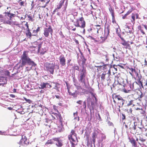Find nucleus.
<instances>
[{
	"instance_id": "obj_1",
	"label": "nucleus",
	"mask_w": 147,
	"mask_h": 147,
	"mask_svg": "<svg viewBox=\"0 0 147 147\" xmlns=\"http://www.w3.org/2000/svg\"><path fill=\"white\" fill-rule=\"evenodd\" d=\"M28 51H25L23 52V54L21 56V67L24 66L26 64L29 65H34V62L32 61L28 57Z\"/></svg>"
},
{
	"instance_id": "obj_2",
	"label": "nucleus",
	"mask_w": 147,
	"mask_h": 147,
	"mask_svg": "<svg viewBox=\"0 0 147 147\" xmlns=\"http://www.w3.org/2000/svg\"><path fill=\"white\" fill-rule=\"evenodd\" d=\"M35 45H38V52L40 55H43L47 52L48 50V47L46 43L43 44L42 42L38 43V42H35Z\"/></svg>"
},
{
	"instance_id": "obj_3",
	"label": "nucleus",
	"mask_w": 147,
	"mask_h": 147,
	"mask_svg": "<svg viewBox=\"0 0 147 147\" xmlns=\"http://www.w3.org/2000/svg\"><path fill=\"white\" fill-rule=\"evenodd\" d=\"M86 73L85 68L84 66L82 67V68L80 69V71L79 74L78 80L79 82L82 83L83 86H86Z\"/></svg>"
},
{
	"instance_id": "obj_4",
	"label": "nucleus",
	"mask_w": 147,
	"mask_h": 147,
	"mask_svg": "<svg viewBox=\"0 0 147 147\" xmlns=\"http://www.w3.org/2000/svg\"><path fill=\"white\" fill-rule=\"evenodd\" d=\"M68 139L71 144V147H75V145L77 144V143L75 144L74 143L76 142V140L78 142V139L76 137V134L74 132L73 130H71V133L68 136Z\"/></svg>"
},
{
	"instance_id": "obj_5",
	"label": "nucleus",
	"mask_w": 147,
	"mask_h": 147,
	"mask_svg": "<svg viewBox=\"0 0 147 147\" xmlns=\"http://www.w3.org/2000/svg\"><path fill=\"white\" fill-rule=\"evenodd\" d=\"M46 70L53 74L54 72V69L55 67V64L53 63L46 62L44 65Z\"/></svg>"
},
{
	"instance_id": "obj_6",
	"label": "nucleus",
	"mask_w": 147,
	"mask_h": 147,
	"mask_svg": "<svg viewBox=\"0 0 147 147\" xmlns=\"http://www.w3.org/2000/svg\"><path fill=\"white\" fill-rule=\"evenodd\" d=\"M46 27L44 28V29L43 34L45 37H48L49 34L52 35L53 30L51 25L46 24Z\"/></svg>"
},
{
	"instance_id": "obj_7",
	"label": "nucleus",
	"mask_w": 147,
	"mask_h": 147,
	"mask_svg": "<svg viewBox=\"0 0 147 147\" xmlns=\"http://www.w3.org/2000/svg\"><path fill=\"white\" fill-rule=\"evenodd\" d=\"M105 28L104 30V37H101L100 38H102V42H104L106 39H107V36L109 34L110 32V25L108 24H105Z\"/></svg>"
},
{
	"instance_id": "obj_8",
	"label": "nucleus",
	"mask_w": 147,
	"mask_h": 147,
	"mask_svg": "<svg viewBox=\"0 0 147 147\" xmlns=\"http://www.w3.org/2000/svg\"><path fill=\"white\" fill-rule=\"evenodd\" d=\"M29 143V142L28 140L27 137L24 135H22V138L19 142L20 144H24L26 145H27Z\"/></svg>"
},
{
	"instance_id": "obj_9",
	"label": "nucleus",
	"mask_w": 147,
	"mask_h": 147,
	"mask_svg": "<svg viewBox=\"0 0 147 147\" xmlns=\"http://www.w3.org/2000/svg\"><path fill=\"white\" fill-rule=\"evenodd\" d=\"M4 13L6 14L5 15V16H6L7 15V16L9 17V20H12L13 17H14L16 16L15 14L12 13H10L8 12H5Z\"/></svg>"
},
{
	"instance_id": "obj_10",
	"label": "nucleus",
	"mask_w": 147,
	"mask_h": 147,
	"mask_svg": "<svg viewBox=\"0 0 147 147\" xmlns=\"http://www.w3.org/2000/svg\"><path fill=\"white\" fill-rule=\"evenodd\" d=\"M35 46H32L30 47V51L32 52H33L36 49H38V46L37 45Z\"/></svg>"
},
{
	"instance_id": "obj_11",
	"label": "nucleus",
	"mask_w": 147,
	"mask_h": 147,
	"mask_svg": "<svg viewBox=\"0 0 147 147\" xmlns=\"http://www.w3.org/2000/svg\"><path fill=\"white\" fill-rule=\"evenodd\" d=\"M67 89V90L68 92L70 95H74L75 94V93H72L70 91L71 86L70 85H69L67 82H65Z\"/></svg>"
},
{
	"instance_id": "obj_12",
	"label": "nucleus",
	"mask_w": 147,
	"mask_h": 147,
	"mask_svg": "<svg viewBox=\"0 0 147 147\" xmlns=\"http://www.w3.org/2000/svg\"><path fill=\"white\" fill-rule=\"evenodd\" d=\"M79 21L82 22L81 28H84L85 26V22L84 20V18L82 17L80 19Z\"/></svg>"
},
{
	"instance_id": "obj_13",
	"label": "nucleus",
	"mask_w": 147,
	"mask_h": 147,
	"mask_svg": "<svg viewBox=\"0 0 147 147\" xmlns=\"http://www.w3.org/2000/svg\"><path fill=\"white\" fill-rule=\"evenodd\" d=\"M131 28H130L129 26H127L125 27V32L127 34L129 33L131 34L133 33L132 31L131 30Z\"/></svg>"
},
{
	"instance_id": "obj_14",
	"label": "nucleus",
	"mask_w": 147,
	"mask_h": 147,
	"mask_svg": "<svg viewBox=\"0 0 147 147\" xmlns=\"http://www.w3.org/2000/svg\"><path fill=\"white\" fill-rule=\"evenodd\" d=\"M64 2V0H61V1L59 2V3L57 5V8L58 9H59L61 8L63 5Z\"/></svg>"
},
{
	"instance_id": "obj_15",
	"label": "nucleus",
	"mask_w": 147,
	"mask_h": 147,
	"mask_svg": "<svg viewBox=\"0 0 147 147\" xmlns=\"http://www.w3.org/2000/svg\"><path fill=\"white\" fill-rule=\"evenodd\" d=\"M121 40L123 42L121 43L123 45L126 47H128L129 46V44H128L123 38H121Z\"/></svg>"
},
{
	"instance_id": "obj_16",
	"label": "nucleus",
	"mask_w": 147,
	"mask_h": 147,
	"mask_svg": "<svg viewBox=\"0 0 147 147\" xmlns=\"http://www.w3.org/2000/svg\"><path fill=\"white\" fill-rule=\"evenodd\" d=\"M97 135V133L94 132L92 134V140L93 141V142L94 144L95 142V139L96 138Z\"/></svg>"
},
{
	"instance_id": "obj_17",
	"label": "nucleus",
	"mask_w": 147,
	"mask_h": 147,
	"mask_svg": "<svg viewBox=\"0 0 147 147\" xmlns=\"http://www.w3.org/2000/svg\"><path fill=\"white\" fill-rule=\"evenodd\" d=\"M6 20V18H5V17L2 14H0V21L1 22H5V20Z\"/></svg>"
},
{
	"instance_id": "obj_18",
	"label": "nucleus",
	"mask_w": 147,
	"mask_h": 147,
	"mask_svg": "<svg viewBox=\"0 0 147 147\" xmlns=\"http://www.w3.org/2000/svg\"><path fill=\"white\" fill-rule=\"evenodd\" d=\"M109 10L110 13H111L112 17V20H113H113H115V17L114 15V10L112 8H111L109 9Z\"/></svg>"
},
{
	"instance_id": "obj_19",
	"label": "nucleus",
	"mask_w": 147,
	"mask_h": 147,
	"mask_svg": "<svg viewBox=\"0 0 147 147\" xmlns=\"http://www.w3.org/2000/svg\"><path fill=\"white\" fill-rule=\"evenodd\" d=\"M130 142L132 144L133 146L134 147H136L137 146L136 143L134 139L132 138L131 140H130Z\"/></svg>"
},
{
	"instance_id": "obj_20",
	"label": "nucleus",
	"mask_w": 147,
	"mask_h": 147,
	"mask_svg": "<svg viewBox=\"0 0 147 147\" xmlns=\"http://www.w3.org/2000/svg\"><path fill=\"white\" fill-rule=\"evenodd\" d=\"M26 35L29 38H31L32 36V34L30 32V29L27 30V32L26 33Z\"/></svg>"
},
{
	"instance_id": "obj_21",
	"label": "nucleus",
	"mask_w": 147,
	"mask_h": 147,
	"mask_svg": "<svg viewBox=\"0 0 147 147\" xmlns=\"http://www.w3.org/2000/svg\"><path fill=\"white\" fill-rule=\"evenodd\" d=\"M40 87H39L40 89H43L46 87V83L43 82L40 85Z\"/></svg>"
},
{
	"instance_id": "obj_22",
	"label": "nucleus",
	"mask_w": 147,
	"mask_h": 147,
	"mask_svg": "<svg viewBox=\"0 0 147 147\" xmlns=\"http://www.w3.org/2000/svg\"><path fill=\"white\" fill-rule=\"evenodd\" d=\"M60 63L63 66L64 65V57H60Z\"/></svg>"
},
{
	"instance_id": "obj_23",
	"label": "nucleus",
	"mask_w": 147,
	"mask_h": 147,
	"mask_svg": "<svg viewBox=\"0 0 147 147\" xmlns=\"http://www.w3.org/2000/svg\"><path fill=\"white\" fill-rule=\"evenodd\" d=\"M16 25L17 26H19L20 25L18 23V22H17L16 21L12 22V25Z\"/></svg>"
},
{
	"instance_id": "obj_24",
	"label": "nucleus",
	"mask_w": 147,
	"mask_h": 147,
	"mask_svg": "<svg viewBox=\"0 0 147 147\" xmlns=\"http://www.w3.org/2000/svg\"><path fill=\"white\" fill-rule=\"evenodd\" d=\"M75 25L76 26L81 27V25H80L79 23V20H76V21L75 22Z\"/></svg>"
},
{
	"instance_id": "obj_25",
	"label": "nucleus",
	"mask_w": 147,
	"mask_h": 147,
	"mask_svg": "<svg viewBox=\"0 0 147 147\" xmlns=\"http://www.w3.org/2000/svg\"><path fill=\"white\" fill-rule=\"evenodd\" d=\"M56 145L58 146H62V143L59 140L57 141L56 143Z\"/></svg>"
},
{
	"instance_id": "obj_26",
	"label": "nucleus",
	"mask_w": 147,
	"mask_h": 147,
	"mask_svg": "<svg viewBox=\"0 0 147 147\" xmlns=\"http://www.w3.org/2000/svg\"><path fill=\"white\" fill-rule=\"evenodd\" d=\"M74 116L75 117L74 118V119L75 120L77 119L78 121H79L80 120L79 117H76V116H77V112H76V113H74Z\"/></svg>"
},
{
	"instance_id": "obj_27",
	"label": "nucleus",
	"mask_w": 147,
	"mask_h": 147,
	"mask_svg": "<svg viewBox=\"0 0 147 147\" xmlns=\"http://www.w3.org/2000/svg\"><path fill=\"white\" fill-rule=\"evenodd\" d=\"M131 89V86H130V87L129 88L128 90H127L125 88H124L123 89V91L125 93H128L129 92V91H130Z\"/></svg>"
},
{
	"instance_id": "obj_28",
	"label": "nucleus",
	"mask_w": 147,
	"mask_h": 147,
	"mask_svg": "<svg viewBox=\"0 0 147 147\" xmlns=\"http://www.w3.org/2000/svg\"><path fill=\"white\" fill-rule=\"evenodd\" d=\"M114 98H117L118 100H123L122 98L120 96H115Z\"/></svg>"
},
{
	"instance_id": "obj_29",
	"label": "nucleus",
	"mask_w": 147,
	"mask_h": 147,
	"mask_svg": "<svg viewBox=\"0 0 147 147\" xmlns=\"http://www.w3.org/2000/svg\"><path fill=\"white\" fill-rule=\"evenodd\" d=\"M52 139L48 140L46 142L45 144H53V142L52 141Z\"/></svg>"
},
{
	"instance_id": "obj_30",
	"label": "nucleus",
	"mask_w": 147,
	"mask_h": 147,
	"mask_svg": "<svg viewBox=\"0 0 147 147\" xmlns=\"http://www.w3.org/2000/svg\"><path fill=\"white\" fill-rule=\"evenodd\" d=\"M131 12V11H129L127 12L126 14H125L124 16H123L122 17V18L123 19H124Z\"/></svg>"
},
{
	"instance_id": "obj_31",
	"label": "nucleus",
	"mask_w": 147,
	"mask_h": 147,
	"mask_svg": "<svg viewBox=\"0 0 147 147\" xmlns=\"http://www.w3.org/2000/svg\"><path fill=\"white\" fill-rule=\"evenodd\" d=\"M107 74H104V73H102L101 76V80H104L105 79V75H106Z\"/></svg>"
},
{
	"instance_id": "obj_32",
	"label": "nucleus",
	"mask_w": 147,
	"mask_h": 147,
	"mask_svg": "<svg viewBox=\"0 0 147 147\" xmlns=\"http://www.w3.org/2000/svg\"><path fill=\"white\" fill-rule=\"evenodd\" d=\"M24 99L27 102L29 103H30L32 102V101L29 99H27L25 97H24Z\"/></svg>"
},
{
	"instance_id": "obj_33",
	"label": "nucleus",
	"mask_w": 147,
	"mask_h": 147,
	"mask_svg": "<svg viewBox=\"0 0 147 147\" xmlns=\"http://www.w3.org/2000/svg\"><path fill=\"white\" fill-rule=\"evenodd\" d=\"M4 23H6L7 24H9L10 25H12V22H11L10 21L8 20L6 21L5 20V22H3Z\"/></svg>"
},
{
	"instance_id": "obj_34",
	"label": "nucleus",
	"mask_w": 147,
	"mask_h": 147,
	"mask_svg": "<svg viewBox=\"0 0 147 147\" xmlns=\"http://www.w3.org/2000/svg\"><path fill=\"white\" fill-rule=\"evenodd\" d=\"M82 59V65L83 66H84V64L85 63H86V59L85 58H84V59Z\"/></svg>"
},
{
	"instance_id": "obj_35",
	"label": "nucleus",
	"mask_w": 147,
	"mask_h": 147,
	"mask_svg": "<svg viewBox=\"0 0 147 147\" xmlns=\"http://www.w3.org/2000/svg\"><path fill=\"white\" fill-rule=\"evenodd\" d=\"M104 52V54H105V58H106V60L108 61V59L107 58L108 54L105 51Z\"/></svg>"
},
{
	"instance_id": "obj_36",
	"label": "nucleus",
	"mask_w": 147,
	"mask_h": 147,
	"mask_svg": "<svg viewBox=\"0 0 147 147\" xmlns=\"http://www.w3.org/2000/svg\"><path fill=\"white\" fill-rule=\"evenodd\" d=\"M96 26V29L97 30H100L101 29V28L100 25H97Z\"/></svg>"
},
{
	"instance_id": "obj_37",
	"label": "nucleus",
	"mask_w": 147,
	"mask_h": 147,
	"mask_svg": "<svg viewBox=\"0 0 147 147\" xmlns=\"http://www.w3.org/2000/svg\"><path fill=\"white\" fill-rule=\"evenodd\" d=\"M52 140H53L54 141H56L57 142V141H58V140H59V138H52Z\"/></svg>"
},
{
	"instance_id": "obj_38",
	"label": "nucleus",
	"mask_w": 147,
	"mask_h": 147,
	"mask_svg": "<svg viewBox=\"0 0 147 147\" xmlns=\"http://www.w3.org/2000/svg\"><path fill=\"white\" fill-rule=\"evenodd\" d=\"M133 101V100H131L129 102V103L127 104V106H129L131 105H132Z\"/></svg>"
},
{
	"instance_id": "obj_39",
	"label": "nucleus",
	"mask_w": 147,
	"mask_h": 147,
	"mask_svg": "<svg viewBox=\"0 0 147 147\" xmlns=\"http://www.w3.org/2000/svg\"><path fill=\"white\" fill-rule=\"evenodd\" d=\"M51 87V86L50 85L49 83H46V87L50 88Z\"/></svg>"
},
{
	"instance_id": "obj_40",
	"label": "nucleus",
	"mask_w": 147,
	"mask_h": 147,
	"mask_svg": "<svg viewBox=\"0 0 147 147\" xmlns=\"http://www.w3.org/2000/svg\"><path fill=\"white\" fill-rule=\"evenodd\" d=\"M28 18L29 19V20L32 21V18L31 16H28Z\"/></svg>"
},
{
	"instance_id": "obj_41",
	"label": "nucleus",
	"mask_w": 147,
	"mask_h": 147,
	"mask_svg": "<svg viewBox=\"0 0 147 147\" xmlns=\"http://www.w3.org/2000/svg\"><path fill=\"white\" fill-rule=\"evenodd\" d=\"M38 32H37V31H36V30H33V33L34 34V36L37 35V34Z\"/></svg>"
},
{
	"instance_id": "obj_42",
	"label": "nucleus",
	"mask_w": 147,
	"mask_h": 147,
	"mask_svg": "<svg viewBox=\"0 0 147 147\" xmlns=\"http://www.w3.org/2000/svg\"><path fill=\"white\" fill-rule=\"evenodd\" d=\"M89 37L92 40H94L95 42H96L97 41V40H96L94 38H93V37H92L91 36H89Z\"/></svg>"
},
{
	"instance_id": "obj_43",
	"label": "nucleus",
	"mask_w": 147,
	"mask_h": 147,
	"mask_svg": "<svg viewBox=\"0 0 147 147\" xmlns=\"http://www.w3.org/2000/svg\"><path fill=\"white\" fill-rule=\"evenodd\" d=\"M138 83L139 84H140L141 86H142V87H143V84L142 83V82H141L140 81V79H139L138 80Z\"/></svg>"
},
{
	"instance_id": "obj_44",
	"label": "nucleus",
	"mask_w": 147,
	"mask_h": 147,
	"mask_svg": "<svg viewBox=\"0 0 147 147\" xmlns=\"http://www.w3.org/2000/svg\"><path fill=\"white\" fill-rule=\"evenodd\" d=\"M108 125L109 126H112L113 125V124L112 123L110 122L109 121H108Z\"/></svg>"
},
{
	"instance_id": "obj_45",
	"label": "nucleus",
	"mask_w": 147,
	"mask_h": 147,
	"mask_svg": "<svg viewBox=\"0 0 147 147\" xmlns=\"http://www.w3.org/2000/svg\"><path fill=\"white\" fill-rule=\"evenodd\" d=\"M74 69L77 70H79V67L78 66H74Z\"/></svg>"
},
{
	"instance_id": "obj_46",
	"label": "nucleus",
	"mask_w": 147,
	"mask_h": 147,
	"mask_svg": "<svg viewBox=\"0 0 147 147\" xmlns=\"http://www.w3.org/2000/svg\"><path fill=\"white\" fill-rule=\"evenodd\" d=\"M135 15L134 14H133L132 15V16H131V18H132V19L133 20V21H135Z\"/></svg>"
},
{
	"instance_id": "obj_47",
	"label": "nucleus",
	"mask_w": 147,
	"mask_h": 147,
	"mask_svg": "<svg viewBox=\"0 0 147 147\" xmlns=\"http://www.w3.org/2000/svg\"><path fill=\"white\" fill-rule=\"evenodd\" d=\"M25 26L26 27L27 30H29L30 29L29 28V26L28 25V22H26V24H25Z\"/></svg>"
},
{
	"instance_id": "obj_48",
	"label": "nucleus",
	"mask_w": 147,
	"mask_h": 147,
	"mask_svg": "<svg viewBox=\"0 0 147 147\" xmlns=\"http://www.w3.org/2000/svg\"><path fill=\"white\" fill-rule=\"evenodd\" d=\"M50 1V0H49V1L46 3L45 5L43 6H42V7L43 8H45L47 5V4L49 3V2Z\"/></svg>"
},
{
	"instance_id": "obj_49",
	"label": "nucleus",
	"mask_w": 147,
	"mask_h": 147,
	"mask_svg": "<svg viewBox=\"0 0 147 147\" xmlns=\"http://www.w3.org/2000/svg\"><path fill=\"white\" fill-rule=\"evenodd\" d=\"M130 70L131 73H133L134 72L135 73H136V70L134 69L131 68Z\"/></svg>"
},
{
	"instance_id": "obj_50",
	"label": "nucleus",
	"mask_w": 147,
	"mask_h": 147,
	"mask_svg": "<svg viewBox=\"0 0 147 147\" xmlns=\"http://www.w3.org/2000/svg\"><path fill=\"white\" fill-rule=\"evenodd\" d=\"M53 108L55 111L58 112V110L57 109V107L55 105H54L53 106Z\"/></svg>"
},
{
	"instance_id": "obj_51",
	"label": "nucleus",
	"mask_w": 147,
	"mask_h": 147,
	"mask_svg": "<svg viewBox=\"0 0 147 147\" xmlns=\"http://www.w3.org/2000/svg\"><path fill=\"white\" fill-rule=\"evenodd\" d=\"M136 123L135 122H134V126L133 127V129H134V130H135L136 129V125L135 124Z\"/></svg>"
},
{
	"instance_id": "obj_52",
	"label": "nucleus",
	"mask_w": 147,
	"mask_h": 147,
	"mask_svg": "<svg viewBox=\"0 0 147 147\" xmlns=\"http://www.w3.org/2000/svg\"><path fill=\"white\" fill-rule=\"evenodd\" d=\"M83 106L84 107V109H85L86 108V102L85 101H84L83 102Z\"/></svg>"
},
{
	"instance_id": "obj_53",
	"label": "nucleus",
	"mask_w": 147,
	"mask_h": 147,
	"mask_svg": "<svg viewBox=\"0 0 147 147\" xmlns=\"http://www.w3.org/2000/svg\"><path fill=\"white\" fill-rule=\"evenodd\" d=\"M139 140L142 142H144L145 141V139L141 138H140Z\"/></svg>"
},
{
	"instance_id": "obj_54",
	"label": "nucleus",
	"mask_w": 147,
	"mask_h": 147,
	"mask_svg": "<svg viewBox=\"0 0 147 147\" xmlns=\"http://www.w3.org/2000/svg\"><path fill=\"white\" fill-rule=\"evenodd\" d=\"M24 3L23 1H22L20 3V5L22 6L23 5H24Z\"/></svg>"
},
{
	"instance_id": "obj_55",
	"label": "nucleus",
	"mask_w": 147,
	"mask_h": 147,
	"mask_svg": "<svg viewBox=\"0 0 147 147\" xmlns=\"http://www.w3.org/2000/svg\"><path fill=\"white\" fill-rule=\"evenodd\" d=\"M40 28H41V27H38L37 28V29L36 30V31H37V32H39L40 31Z\"/></svg>"
},
{
	"instance_id": "obj_56",
	"label": "nucleus",
	"mask_w": 147,
	"mask_h": 147,
	"mask_svg": "<svg viewBox=\"0 0 147 147\" xmlns=\"http://www.w3.org/2000/svg\"><path fill=\"white\" fill-rule=\"evenodd\" d=\"M138 84V83L137 82H134L133 84V85H132L133 89H134V90H135V89H134V84Z\"/></svg>"
},
{
	"instance_id": "obj_57",
	"label": "nucleus",
	"mask_w": 147,
	"mask_h": 147,
	"mask_svg": "<svg viewBox=\"0 0 147 147\" xmlns=\"http://www.w3.org/2000/svg\"><path fill=\"white\" fill-rule=\"evenodd\" d=\"M122 119L123 120L125 119V116L124 114H122Z\"/></svg>"
},
{
	"instance_id": "obj_58",
	"label": "nucleus",
	"mask_w": 147,
	"mask_h": 147,
	"mask_svg": "<svg viewBox=\"0 0 147 147\" xmlns=\"http://www.w3.org/2000/svg\"><path fill=\"white\" fill-rule=\"evenodd\" d=\"M82 101L80 100L77 102V103L79 104H80L81 105L82 104Z\"/></svg>"
},
{
	"instance_id": "obj_59",
	"label": "nucleus",
	"mask_w": 147,
	"mask_h": 147,
	"mask_svg": "<svg viewBox=\"0 0 147 147\" xmlns=\"http://www.w3.org/2000/svg\"><path fill=\"white\" fill-rule=\"evenodd\" d=\"M59 34H60L61 36H62V38H63L64 36H63V33H62V32L61 31V32H59Z\"/></svg>"
},
{
	"instance_id": "obj_60",
	"label": "nucleus",
	"mask_w": 147,
	"mask_h": 147,
	"mask_svg": "<svg viewBox=\"0 0 147 147\" xmlns=\"http://www.w3.org/2000/svg\"><path fill=\"white\" fill-rule=\"evenodd\" d=\"M138 127V128H139V129L140 130V132L142 133L143 132V130H142V128L140 127Z\"/></svg>"
},
{
	"instance_id": "obj_61",
	"label": "nucleus",
	"mask_w": 147,
	"mask_h": 147,
	"mask_svg": "<svg viewBox=\"0 0 147 147\" xmlns=\"http://www.w3.org/2000/svg\"><path fill=\"white\" fill-rule=\"evenodd\" d=\"M144 96V94L142 93H141V94L140 95V98H142Z\"/></svg>"
},
{
	"instance_id": "obj_62",
	"label": "nucleus",
	"mask_w": 147,
	"mask_h": 147,
	"mask_svg": "<svg viewBox=\"0 0 147 147\" xmlns=\"http://www.w3.org/2000/svg\"><path fill=\"white\" fill-rule=\"evenodd\" d=\"M117 35L119 37H120V38L121 39V38H123L122 37H121V34L119 33H118L117 34Z\"/></svg>"
},
{
	"instance_id": "obj_63",
	"label": "nucleus",
	"mask_w": 147,
	"mask_h": 147,
	"mask_svg": "<svg viewBox=\"0 0 147 147\" xmlns=\"http://www.w3.org/2000/svg\"><path fill=\"white\" fill-rule=\"evenodd\" d=\"M141 32L143 34H145V33L144 32L143 30L142 29L140 30Z\"/></svg>"
},
{
	"instance_id": "obj_64",
	"label": "nucleus",
	"mask_w": 147,
	"mask_h": 147,
	"mask_svg": "<svg viewBox=\"0 0 147 147\" xmlns=\"http://www.w3.org/2000/svg\"><path fill=\"white\" fill-rule=\"evenodd\" d=\"M142 26H143L144 27L145 29L147 30V26H146V25L143 24Z\"/></svg>"
}]
</instances>
